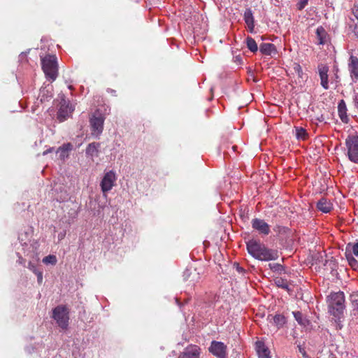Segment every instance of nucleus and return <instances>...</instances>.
<instances>
[{
  "instance_id": "7ed1b4c3",
  "label": "nucleus",
  "mask_w": 358,
  "mask_h": 358,
  "mask_svg": "<svg viewBox=\"0 0 358 358\" xmlns=\"http://www.w3.org/2000/svg\"><path fill=\"white\" fill-rule=\"evenodd\" d=\"M42 69L45 76L55 80L58 75L57 59L55 55H48L41 59Z\"/></svg>"
},
{
  "instance_id": "a211bd4d",
  "label": "nucleus",
  "mask_w": 358,
  "mask_h": 358,
  "mask_svg": "<svg viewBox=\"0 0 358 358\" xmlns=\"http://www.w3.org/2000/svg\"><path fill=\"white\" fill-rule=\"evenodd\" d=\"M267 320L270 323L274 324L278 329L282 328L287 322L285 317L282 314L269 315Z\"/></svg>"
},
{
  "instance_id": "473e14b6",
  "label": "nucleus",
  "mask_w": 358,
  "mask_h": 358,
  "mask_svg": "<svg viewBox=\"0 0 358 358\" xmlns=\"http://www.w3.org/2000/svg\"><path fill=\"white\" fill-rule=\"evenodd\" d=\"M293 69H294V72L298 75L299 78H302V79L303 78V73L302 71V68L299 64L294 63Z\"/></svg>"
},
{
  "instance_id": "4468645a",
  "label": "nucleus",
  "mask_w": 358,
  "mask_h": 358,
  "mask_svg": "<svg viewBox=\"0 0 358 358\" xmlns=\"http://www.w3.org/2000/svg\"><path fill=\"white\" fill-rule=\"evenodd\" d=\"M200 348L197 345H189L180 353L178 358H199Z\"/></svg>"
},
{
  "instance_id": "f704fd0d",
  "label": "nucleus",
  "mask_w": 358,
  "mask_h": 358,
  "mask_svg": "<svg viewBox=\"0 0 358 358\" xmlns=\"http://www.w3.org/2000/svg\"><path fill=\"white\" fill-rule=\"evenodd\" d=\"M308 0H299L297 3V8L299 10L303 9L308 4Z\"/></svg>"
},
{
  "instance_id": "4be33fe9",
  "label": "nucleus",
  "mask_w": 358,
  "mask_h": 358,
  "mask_svg": "<svg viewBox=\"0 0 358 358\" xmlns=\"http://www.w3.org/2000/svg\"><path fill=\"white\" fill-rule=\"evenodd\" d=\"M260 52L265 55H272L277 54V49L274 44L270 43H263L259 46Z\"/></svg>"
},
{
  "instance_id": "f3484780",
  "label": "nucleus",
  "mask_w": 358,
  "mask_h": 358,
  "mask_svg": "<svg viewBox=\"0 0 358 358\" xmlns=\"http://www.w3.org/2000/svg\"><path fill=\"white\" fill-rule=\"evenodd\" d=\"M348 69L352 79L358 80V58L351 55L348 61Z\"/></svg>"
},
{
  "instance_id": "aec40b11",
  "label": "nucleus",
  "mask_w": 358,
  "mask_h": 358,
  "mask_svg": "<svg viewBox=\"0 0 358 358\" xmlns=\"http://www.w3.org/2000/svg\"><path fill=\"white\" fill-rule=\"evenodd\" d=\"M317 208L324 213H328L333 209V204L327 199L322 197L317 203Z\"/></svg>"
},
{
  "instance_id": "9d476101",
  "label": "nucleus",
  "mask_w": 358,
  "mask_h": 358,
  "mask_svg": "<svg viewBox=\"0 0 358 358\" xmlns=\"http://www.w3.org/2000/svg\"><path fill=\"white\" fill-rule=\"evenodd\" d=\"M227 345L220 341H213L209 347V351L217 358H227Z\"/></svg>"
},
{
  "instance_id": "1a4fd4ad",
  "label": "nucleus",
  "mask_w": 358,
  "mask_h": 358,
  "mask_svg": "<svg viewBox=\"0 0 358 358\" xmlns=\"http://www.w3.org/2000/svg\"><path fill=\"white\" fill-rule=\"evenodd\" d=\"M115 180L116 176L113 171L106 172L100 182L102 192L106 194L110 191L115 185Z\"/></svg>"
},
{
  "instance_id": "ddd939ff",
  "label": "nucleus",
  "mask_w": 358,
  "mask_h": 358,
  "mask_svg": "<svg viewBox=\"0 0 358 358\" xmlns=\"http://www.w3.org/2000/svg\"><path fill=\"white\" fill-rule=\"evenodd\" d=\"M318 73L320 78V84L324 90H328L329 86V66L320 64L317 66Z\"/></svg>"
},
{
  "instance_id": "0eeeda50",
  "label": "nucleus",
  "mask_w": 358,
  "mask_h": 358,
  "mask_svg": "<svg viewBox=\"0 0 358 358\" xmlns=\"http://www.w3.org/2000/svg\"><path fill=\"white\" fill-rule=\"evenodd\" d=\"M345 256L351 268L358 271V242L346 245Z\"/></svg>"
},
{
  "instance_id": "7c9ffc66",
  "label": "nucleus",
  "mask_w": 358,
  "mask_h": 358,
  "mask_svg": "<svg viewBox=\"0 0 358 358\" xmlns=\"http://www.w3.org/2000/svg\"><path fill=\"white\" fill-rule=\"evenodd\" d=\"M43 262L55 265L57 263V258L55 255H49L43 258Z\"/></svg>"
},
{
  "instance_id": "a878e982",
  "label": "nucleus",
  "mask_w": 358,
  "mask_h": 358,
  "mask_svg": "<svg viewBox=\"0 0 358 358\" xmlns=\"http://www.w3.org/2000/svg\"><path fill=\"white\" fill-rule=\"evenodd\" d=\"M350 301L352 306V314L354 316L358 315V291L353 292L350 296Z\"/></svg>"
},
{
  "instance_id": "dca6fc26",
  "label": "nucleus",
  "mask_w": 358,
  "mask_h": 358,
  "mask_svg": "<svg viewBox=\"0 0 358 358\" xmlns=\"http://www.w3.org/2000/svg\"><path fill=\"white\" fill-rule=\"evenodd\" d=\"M255 350L259 358H271L270 350L263 341H257L255 343Z\"/></svg>"
},
{
  "instance_id": "20e7f679",
  "label": "nucleus",
  "mask_w": 358,
  "mask_h": 358,
  "mask_svg": "<svg viewBox=\"0 0 358 358\" xmlns=\"http://www.w3.org/2000/svg\"><path fill=\"white\" fill-rule=\"evenodd\" d=\"M69 310L65 306L59 305L52 310V318L57 324L63 330L69 327Z\"/></svg>"
},
{
  "instance_id": "cd10ccee",
  "label": "nucleus",
  "mask_w": 358,
  "mask_h": 358,
  "mask_svg": "<svg viewBox=\"0 0 358 358\" xmlns=\"http://www.w3.org/2000/svg\"><path fill=\"white\" fill-rule=\"evenodd\" d=\"M246 45L247 48L252 52H256L258 50V46L255 41L252 37L248 36L246 38Z\"/></svg>"
},
{
  "instance_id": "a19ab883",
  "label": "nucleus",
  "mask_w": 358,
  "mask_h": 358,
  "mask_svg": "<svg viewBox=\"0 0 358 358\" xmlns=\"http://www.w3.org/2000/svg\"><path fill=\"white\" fill-rule=\"evenodd\" d=\"M17 262L20 264H24L25 263V259H23L21 256H19V259L17 260Z\"/></svg>"
},
{
  "instance_id": "79ce46f5",
  "label": "nucleus",
  "mask_w": 358,
  "mask_h": 358,
  "mask_svg": "<svg viewBox=\"0 0 358 358\" xmlns=\"http://www.w3.org/2000/svg\"><path fill=\"white\" fill-rule=\"evenodd\" d=\"M107 92H110V93H111L112 94H113L114 96H115V93H116L115 90L108 88V89L107 90Z\"/></svg>"
},
{
  "instance_id": "423d86ee",
  "label": "nucleus",
  "mask_w": 358,
  "mask_h": 358,
  "mask_svg": "<svg viewBox=\"0 0 358 358\" xmlns=\"http://www.w3.org/2000/svg\"><path fill=\"white\" fill-rule=\"evenodd\" d=\"M105 117L99 110H96L90 118L91 134L93 136L99 138L103 129Z\"/></svg>"
},
{
  "instance_id": "6e6552de",
  "label": "nucleus",
  "mask_w": 358,
  "mask_h": 358,
  "mask_svg": "<svg viewBox=\"0 0 358 358\" xmlns=\"http://www.w3.org/2000/svg\"><path fill=\"white\" fill-rule=\"evenodd\" d=\"M59 102V108L57 112V119L59 122H64L66 120L73 112V108L70 105L69 101L66 99L64 94L61 96Z\"/></svg>"
},
{
  "instance_id": "e433bc0d",
  "label": "nucleus",
  "mask_w": 358,
  "mask_h": 358,
  "mask_svg": "<svg viewBox=\"0 0 358 358\" xmlns=\"http://www.w3.org/2000/svg\"><path fill=\"white\" fill-rule=\"evenodd\" d=\"M326 263L329 264V266H330V268L331 269V271H334V270H336V264L334 260L331 259L329 261H326Z\"/></svg>"
},
{
  "instance_id": "6ab92c4d",
  "label": "nucleus",
  "mask_w": 358,
  "mask_h": 358,
  "mask_svg": "<svg viewBox=\"0 0 358 358\" xmlns=\"http://www.w3.org/2000/svg\"><path fill=\"white\" fill-rule=\"evenodd\" d=\"M244 21L246 23L250 32L253 33L255 29V20L251 8H246L243 15Z\"/></svg>"
},
{
  "instance_id": "58836bf2",
  "label": "nucleus",
  "mask_w": 358,
  "mask_h": 358,
  "mask_svg": "<svg viewBox=\"0 0 358 358\" xmlns=\"http://www.w3.org/2000/svg\"><path fill=\"white\" fill-rule=\"evenodd\" d=\"M234 266L236 267V271L239 273H243L245 271L244 268L240 266V265L237 263L234 264Z\"/></svg>"
},
{
  "instance_id": "37998d69",
  "label": "nucleus",
  "mask_w": 358,
  "mask_h": 358,
  "mask_svg": "<svg viewBox=\"0 0 358 358\" xmlns=\"http://www.w3.org/2000/svg\"><path fill=\"white\" fill-rule=\"evenodd\" d=\"M328 358H337V357L336 356V355L333 354V353H331L329 355V357Z\"/></svg>"
},
{
  "instance_id": "4c0bfd02",
  "label": "nucleus",
  "mask_w": 358,
  "mask_h": 358,
  "mask_svg": "<svg viewBox=\"0 0 358 358\" xmlns=\"http://www.w3.org/2000/svg\"><path fill=\"white\" fill-rule=\"evenodd\" d=\"M37 276V281L39 284H41L43 282V272L40 270L38 273H36Z\"/></svg>"
},
{
  "instance_id": "f03ea898",
  "label": "nucleus",
  "mask_w": 358,
  "mask_h": 358,
  "mask_svg": "<svg viewBox=\"0 0 358 358\" xmlns=\"http://www.w3.org/2000/svg\"><path fill=\"white\" fill-rule=\"evenodd\" d=\"M329 312L335 317L340 319L345 309V295L341 291L331 293L327 297Z\"/></svg>"
},
{
  "instance_id": "c85d7f7f",
  "label": "nucleus",
  "mask_w": 358,
  "mask_h": 358,
  "mask_svg": "<svg viewBox=\"0 0 358 358\" xmlns=\"http://www.w3.org/2000/svg\"><path fill=\"white\" fill-rule=\"evenodd\" d=\"M275 284L276 285L277 287L282 288L284 289H289V285H288L287 281L281 278H276L275 280Z\"/></svg>"
},
{
  "instance_id": "2f4dec72",
  "label": "nucleus",
  "mask_w": 358,
  "mask_h": 358,
  "mask_svg": "<svg viewBox=\"0 0 358 358\" xmlns=\"http://www.w3.org/2000/svg\"><path fill=\"white\" fill-rule=\"evenodd\" d=\"M268 266L273 272L281 273L284 270L283 266L278 263L269 264Z\"/></svg>"
},
{
  "instance_id": "c03bdc74",
  "label": "nucleus",
  "mask_w": 358,
  "mask_h": 358,
  "mask_svg": "<svg viewBox=\"0 0 358 358\" xmlns=\"http://www.w3.org/2000/svg\"><path fill=\"white\" fill-rule=\"evenodd\" d=\"M323 120H324V118H323L322 115L321 116V117L318 118V120L320 122L323 121Z\"/></svg>"
},
{
  "instance_id": "a18cd8bd",
  "label": "nucleus",
  "mask_w": 358,
  "mask_h": 358,
  "mask_svg": "<svg viewBox=\"0 0 358 358\" xmlns=\"http://www.w3.org/2000/svg\"><path fill=\"white\" fill-rule=\"evenodd\" d=\"M253 80H254L255 82H257L258 81V80H257L255 78H254Z\"/></svg>"
},
{
  "instance_id": "72a5a7b5",
  "label": "nucleus",
  "mask_w": 358,
  "mask_h": 358,
  "mask_svg": "<svg viewBox=\"0 0 358 358\" xmlns=\"http://www.w3.org/2000/svg\"><path fill=\"white\" fill-rule=\"evenodd\" d=\"M28 268L31 271L34 273H38L40 270L37 268V266L32 262H29L28 264Z\"/></svg>"
},
{
  "instance_id": "f257e3e1",
  "label": "nucleus",
  "mask_w": 358,
  "mask_h": 358,
  "mask_svg": "<svg viewBox=\"0 0 358 358\" xmlns=\"http://www.w3.org/2000/svg\"><path fill=\"white\" fill-rule=\"evenodd\" d=\"M246 247L248 253L259 261L268 262L276 260L279 257L278 250L268 248L259 240H249L246 243Z\"/></svg>"
},
{
  "instance_id": "39448f33",
  "label": "nucleus",
  "mask_w": 358,
  "mask_h": 358,
  "mask_svg": "<svg viewBox=\"0 0 358 358\" xmlns=\"http://www.w3.org/2000/svg\"><path fill=\"white\" fill-rule=\"evenodd\" d=\"M345 144L349 160L355 164H358V136L348 135L345 138Z\"/></svg>"
},
{
  "instance_id": "bb28decb",
  "label": "nucleus",
  "mask_w": 358,
  "mask_h": 358,
  "mask_svg": "<svg viewBox=\"0 0 358 358\" xmlns=\"http://www.w3.org/2000/svg\"><path fill=\"white\" fill-rule=\"evenodd\" d=\"M292 314L299 325L307 327L309 324V320L303 316L301 312L294 311Z\"/></svg>"
},
{
  "instance_id": "c756f323",
  "label": "nucleus",
  "mask_w": 358,
  "mask_h": 358,
  "mask_svg": "<svg viewBox=\"0 0 358 358\" xmlns=\"http://www.w3.org/2000/svg\"><path fill=\"white\" fill-rule=\"evenodd\" d=\"M296 136L297 139L304 140L307 136L306 129L302 127H296Z\"/></svg>"
},
{
  "instance_id": "412c9836",
  "label": "nucleus",
  "mask_w": 358,
  "mask_h": 358,
  "mask_svg": "<svg viewBox=\"0 0 358 358\" xmlns=\"http://www.w3.org/2000/svg\"><path fill=\"white\" fill-rule=\"evenodd\" d=\"M315 34L317 39V43L318 45H324L328 42L329 35L322 26H320L317 28Z\"/></svg>"
},
{
  "instance_id": "b1692460",
  "label": "nucleus",
  "mask_w": 358,
  "mask_h": 358,
  "mask_svg": "<svg viewBox=\"0 0 358 358\" xmlns=\"http://www.w3.org/2000/svg\"><path fill=\"white\" fill-rule=\"evenodd\" d=\"M347 107L345 102L344 100H341L338 105V115L341 118V120L343 122L347 123L348 121V117L347 115Z\"/></svg>"
},
{
  "instance_id": "9b49d317",
  "label": "nucleus",
  "mask_w": 358,
  "mask_h": 358,
  "mask_svg": "<svg viewBox=\"0 0 358 358\" xmlns=\"http://www.w3.org/2000/svg\"><path fill=\"white\" fill-rule=\"evenodd\" d=\"M252 227L262 236H267L269 234L270 226L264 220L259 218H254L251 222Z\"/></svg>"
},
{
  "instance_id": "393cba45",
  "label": "nucleus",
  "mask_w": 358,
  "mask_h": 358,
  "mask_svg": "<svg viewBox=\"0 0 358 358\" xmlns=\"http://www.w3.org/2000/svg\"><path fill=\"white\" fill-rule=\"evenodd\" d=\"M100 144L99 143H90L85 150L86 155L87 157H97L99 155V148Z\"/></svg>"
},
{
  "instance_id": "5701e85b",
  "label": "nucleus",
  "mask_w": 358,
  "mask_h": 358,
  "mask_svg": "<svg viewBox=\"0 0 358 358\" xmlns=\"http://www.w3.org/2000/svg\"><path fill=\"white\" fill-rule=\"evenodd\" d=\"M73 149V145L70 143H64L58 148L57 153L59 154V158L62 160L69 157V152Z\"/></svg>"
},
{
  "instance_id": "49530a36",
  "label": "nucleus",
  "mask_w": 358,
  "mask_h": 358,
  "mask_svg": "<svg viewBox=\"0 0 358 358\" xmlns=\"http://www.w3.org/2000/svg\"><path fill=\"white\" fill-rule=\"evenodd\" d=\"M358 317V315H357Z\"/></svg>"
},
{
  "instance_id": "ea45409f",
  "label": "nucleus",
  "mask_w": 358,
  "mask_h": 358,
  "mask_svg": "<svg viewBox=\"0 0 358 358\" xmlns=\"http://www.w3.org/2000/svg\"><path fill=\"white\" fill-rule=\"evenodd\" d=\"M354 103L356 108H358V93L355 95Z\"/></svg>"
},
{
  "instance_id": "c9c22d12",
  "label": "nucleus",
  "mask_w": 358,
  "mask_h": 358,
  "mask_svg": "<svg viewBox=\"0 0 358 358\" xmlns=\"http://www.w3.org/2000/svg\"><path fill=\"white\" fill-rule=\"evenodd\" d=\"M299 352L301 354L303 358H310L308 355L306 353L305 348L301 345H298Z\"/></svg>"
},
{
  "instance_id": "2eb2a0df",
  "label": "nucleus",
  "mask_w": 358,
  "mask_h": 358,
  "mask_svg": "<svg viewBox=\"0 0 358 358\" xmlns=\"http://www.w3.org/2000/svg\"><path fill=\"white\" fill-rule=\"evenodd\" d=\"M52 87L48 85L41 87L39 90V93L37 97V101L41 103L49 101L52 96Z\"/></svg>"
},
{
  "instance_id": "f8f14e48",
  "label": "nucleus",
  "mask_w": 358,
  "mask_h": 358,
  "mask_svg": "<svg viewBox=\"0 0 358 358\" xmlns=\"http://www.w3.org/2000/svg\"><path fill=\"white\" fill-rule=\"evenodd\" d=\"M183 280L189 282V285L194 286L196 283L199 282L201 276L200 273L195 268H186L183 272Z\"/></svg>"
}]
</instances>
